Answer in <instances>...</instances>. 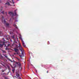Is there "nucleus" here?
<instances>
[{
	"instance_id": "nucleus-24",
	"label": "nucleus",
	"mask_w": 79,
	"mask_h": 79,
	"mask_svg": "<svg viewBox=\"0 0 79 79\" xmlns=\"http://www.w3.org/2000/svg\"><path fill=\"white\" fill-rule=\"evenodd\" d=\"M12 1L13 3V4H14V3H15V2H14V1H13V0H12Z\"/></svg>"
},
{
	"instance_id": "nucleus-25",
	"label": "nucleus",
	"mask_w": 79,
	"mask_h": 79,
	"mask_svg": "<svg viewBox=\"0 0 79 79\" xmlns=\"http://www.w3.org/2000/svg\"><path fill=\"white\" fill-rule=\"evenodd\" d=\"M8 49V48H7V46H6V50H7V49Z\"/></svg>"
},
{
	"instance_id": "nucleus-12",
	"label": "nucleus",
	"mask_w": 79,
	"mask_h": 79,
	"mask_svg": "<svg viewBox=\"0 0 79 79\" xmlns=\"http://www.w3.org/2000/svg\"><path fill=\"white\" fill-rule=\"evenodd\" d=\"M6 4H8V6L10 5V2H7V3H6Z\"/></svg>"
},
{
	"instance_id": "nucleus-5",
	"label": "nucleus",
	"mask_w": 79,
	"mask_h": 79,
	"mask_svg": "<svg viewBox=\"0 0 79 79\" xmlns=\"http://www.w3.org/2000/svg\"><path fill=\"white\" fill-rule=\"evenodd\" d=\"M15 52H18V51H19V49H17V48H15Z\"/></svg>"
},
{
	"instance_id": "nucleus-1",
	"label": "nucleus",
	"mask_w": 79,
	"mask_h": 79,
	"mask_svg": "<svg viewBox=\"0 0 79 79\" xmlns=\"http://www.w3.org/2000/svg\"><path fill=\"white\" fill-rule=\"evenodd\" d=\"M19 39H20V40H21V41L22 42V45H23V47H26V45H25V44L23 40L22 36L21 35H19Z\"/></svg>"
},
{
	"instance_id": "nucleus-26",
	"label": "nucleus",
	"mask_w": 79,
	"mask_h": 79,
	"mask_svg": "<svg viewBox=\"0 0 79 79\" xmlns=\"http://www.w3.org/2000/svg\"><path fill=\"white\" fill-rule=\"evenodd\" d=\"M19 53L18 52H17V53H16V54H17V55H18L19 54Z\"/></svg>"
},
{
	"instance_id": "nucleus-36",
	"label": "nucleus",
	"mask_w": 79,
	"mask_h": 79,
	"mask_svg": "<svg viewBox=\"0 0 79 79\" xmlns=\"http://www.w3.org/2000/svg\"><path fill=\"white\" fill-rule=\"evenodd\" d=\"M19 46H20L21 45H20V44H19Z\"/></svg>"
},
{
	"instance_id": "nucleus-8",
	"label": "nucleus",
	"mask_w": 79,
	"mask_h": 79,
	"mask_svg": "<svg viewBox=\"0 0 79 79\" xmlns=\"http://www.w3.org/2000/svg\"><path fill=\"white\" fill-rule=\"evenodd\" d=\"M6 22L5 20H4V21L3 20H2V23H6Z\"/></svg>"
},
{
	"instance_id": "nucleus-27",
	"label": "nucleus",
	"mask_w": 79,
	"mask_h": 79,
	"mask_svg": "<svg viewBox=\"0 0 79 79\" xmlns=\"http://www.w3.org/2000/svg\"><path fill=\"white\" fill-rule=\"evenodd\" d=\"M19 79H21V77H19Z\"/></svg>"
},
{
	"instance_id": "nucleus-33",
	"label": "nucleus",
	"mask_w": 79,
	"mask_h": 79,
	"mask_svg": "<svg viewBox=\"0 0 79 79\" xmlns=\"http://www.w3.org/2000/svg\"><path fill=\"white\" fill-rule=\"evenodd\" d=\"M6 56V57H7V56Z\"/></svg>"
},
{
	"instance_id": "nucleus-15",
	"label": "nucleus",
	"mask_w": 79,
	"mask_h": 79,
	"mask_svg": "<svg viewBox=\"0 0 79 79\" xmlns=\"http://www.w3.org/2000/svg\"><path fill=\"white\" fill-rule=\"evenodd\" d=\"M8 36H5V38H6L7 40L8 39Z\"/></svg>"
},
{
	"instance_id": "nucleus-18",
	"label": "nucleus",
	"mask_w": 79,
	"mask_h": 79,
	"mask_svg": "<svg viewBox=\"0 0 79 79\" xmlns=\"http://www.w3.org/2000/svg\"><path fill=\"white\" fill-rule=\"evenodd\" d=\"M17 60H19H19H20V59H19V58H17Z\"/></svg>"
},
{
	"instance_id": "nucleus-9",
	"label": "nucleus",
	"mask_w": 79,
	"mask_h": 79,
	"mask_svg": "<svg viewBox=\"0 0 79 79\" xmlns=\"http://www.w3.org/2000/svg\"><path fill=\"white\" fill-rule=\"evenodd\" d=\"M14 27H15L16 28H17V29H18V27H17V26L15 24H14Z\"/></svg>"
},
{
	"instance_id": "nucleus-11",
	"label": "nucleus",
	"mask_w": 79,
	"mask_h": 79,
	"mask_svg": "<svg viewBox=\"0 0 79 79\" xmlns=\"http://www.w3.org/2000/svg\"><path fill=\"white\" fill-rule=\"evenodd\" d=\"M15 69H13L12 70V71H13V73H14L15 71Z\"/></svg>"
},
{
	"instance_id": "nucleus-13",
	"label": "nucleus",
	"mask_w": 79,
	"mask_h": 79,
	"mask_svg": "<svg viewBox=\"0 0 79 79\" xmlns=\"http://www.w3.org/2000/svg\"><path fill=\"white\" fill-rule=\"evenodd\" d=\"M6 26H9V23H6Z\"/></svg>"
},
{
	"instance_id": "nucleus-22",
	"label": "nucleus",
	"mask_w": 79,
	"mask_h": 79,
	"mask_svg": "<svg viewBox=\"0 0 79 79\" xmlns=\"http://www.w3.org/2000/svg\"><path fill=\"white\" fill-rule=\"evenodd\" d=\"M5 78L6 79H8V77H5Z\"/></svg>"
},
{
	"instance_id": "nucleus-19",
	"label": "nucleus",
	"mask_w": 79,
	"mask_h": 79,
	"mask_svg": "<svg viewBox=\"0 0 79 79\" xmlns=\"http://www.w3.org/2000/svg\"><path fill=\"white\" fill-rule=\"evenodd\" d=\"M19 56H20L21 58H22V56L21 55H19Z\"/></svg>"
},
{
	"instance_id": "nucleus-6",
	"label": "nucleus",
	"mask_w": 79,
	"mask_h": 79,
	"mask_svg": "<svg viewBox=\"0 0 79 79\" xmlns=\"http://www.w3.org/2000/svg\"><path fill=\"white\" fill-rule=\"evenodd\" d=\"M12 47L11 45L9 43V42H8V44H7V47Z\"/></svg>"
},
{
	"instance_id": "nucleus-16",
	"label": "nucleus",
	"mask_w": 79,
	"mask_h": 79,
	"mask_svg": "<svg viewBox=\"0 0 79 79\" xmlns=\"http://www.w3.org/2000/svg\"><path fill=\"white\" fill-rule=\"evenodd\" d=\"M21 48H20L21 52H22V50H23V48H22V47H21Z\"/></svg>"
},
{
	"instance_id": "nucleus-17",
	"label": "nucleus",
	"mask_w": 79,
	"mask_h": 79,
	"mask_svg": "<svg viewBox=\"0 0 79 79\" xmlns=\"http://www.w3.org/2000/svg\"><path fill=\"white\" fill-rule=\"evenodd\" d=\"M4 11H3V12H2L1 13H2V14H3L4 15Z\"/></svg>"
},
{
	"instance_id": "nucleus-14",
	"label": "nucleus",
	"mask_w": 79,
	"mask_h": 79,
	"mask_svg": "<svg viewBox=\"0 0 79 79\" xmlns=\"http://www.w3.org/2000/svg\"><path fill=\"white\" fill-rule=\"evenodd\" d=\"M21 54L22 55V56H24V53L23 52H22Z\"/></svg>"
},
{
	"instance_id": "nucleus-40",
	"label": "nucleus",
	"mask_w": 79,
	"mask_h": 79,
	"mask_svg": "<svg viewBox=\"0 0 79 79\" xmlns=\"http://www.w3.org/2000/svg\"><path fill=\"white\" fill-rule=\"evenodd\" d=\"M14 6H15V5H14Z\"/></svg>"
},
{
	"instance_id": "nucleus-39",
	"label": "nucleus",
	"mask_w": 79,
	"mask_h": 79,
	"mask_svg": "<svg viewBox=\"0 0 79 79\" xmlns=\"http://www.w3.org/2000/svg\"><path fill=\"white\" fill-rule=\"evenodd\" d=\"M19 0H17V1H19Z\"/></svg>"
},
{
	"instance_id": "nucleus-30",
	"label": "nucleus",
	"mask_w": 79,
	"mask_h": 79,
	"mask_svg": "<svg viewBox=\"0 0 79 79\" xmlns=\"http://www.w3.org/2000/svg\"><path fill=\"white\" fill-rule=\"evenodd\" d=\"M47 73H48V71H47Z\"/></svg>"
},
{
	"instance_id": "nucleus-10",
	"label": "nucleus",
	"mask_w": 79,
	"mask_h": 79,
	"mask_svg": "<svg viewBox=\"0 0 79 79\" xmlns=\"http://www.w3.org/2000/svg\"><path fill=\"white\" fill-rule=\"evenodd\" d=\"M2 51L3 53H6V52L5 50H2Z\"/></svg>"
},
{
	"instance_id": "nucleus-29",
	"label": "nucleus",
	"mask_w": 79,
	"mask_h": 79,
	"mask_svg": "<svg viewBox=\"0 0 79 79\" xmlns=\"http://www.w3.org/2000/svg\"><path fill=\"white\" fill-rule=\"evenodd\" d=\"M12 37L13 38H14V36H12Z\"/></svg>"
},
{
	"instance_id": "nucleus-32",
	"label": "nucleus",
	"mask_w": 79,
	"mask_h": 79,
	"mask_svg": "<svg viewBox=\"0 0 79 79\" xmlns=\"http://www.w3.org/2000/svg\"><path fill=\"white\" fill-rule=\"evenodd\" d=\"M14 55H16V53H14Z\"/></svg>"
},
{
	"instance_id": "nucleus-35",
	"label": "nucleus",
	"mask_w": 79,
	"mask_h": 79,
	"mask_svg": "<svg viewBox=\"0 0 79 79\" xmlns=\"http://www.w3.org/2000/svg\"><path fill=\"white\" fill-rule=\"evenodd\" d=\"M11 19H10V21H11Z\"/></svg>"
},
{
	"instance_id": "nucleus-37",
	"label": "nucleus",
	"mask_w": 79,
	"mask_h": 79,
	"mask_svg": "<svg viewBox=\"0 0 79 79\" xmlns=\"http://www.w3.org/2000/svg\"><path fill=\"white\" fill-rule=\"evenodd\" d=\"M18 40V38H17Z\"/></svg>"
},
{
	"instance_id": "nucleus-7",
	"label": "nucleus",
	"mask_w": 79,
	"mask_h": 79,
	"mask_svg": "<svg viewBox=\"0 0 79 79\" xmlns=\"http://www.w3.org/2000/svg\"><path fill=\"white\" fill-rule=\"evenodd\" d=\"M16 76H17L18 77H19L20 76V75H19V73H16Z\"/></svg>"
},
{
	"instance_id": "nucleus-28",
	"label": "nucleus",
	"mask_w": 79,
	"mask_h": 79,
	"mask_svg": "<svg viewBox=\"0 0 79 79\" xmlns=\"http://www.w3.org/2000/svg\"><path fill=\"white\" fill-rule=\"evenodd\" d=\"M5 71L4 70H2V72H4Z\"/></svg>"
},
{
	"instance_id": "nucleus-2",
	"label": "nucleus",
	"mask_w": 79,
	"mask_h": 79,
	"mask_svg": "<svg viewBox=\"0 0 79 79\" xmlns=\"http://www.w3.org/2000/svg\"><path fill=\"white\" fill-rule=\"evenodd\" d=\"M17 10H15V15L14 14L13 12H9V14H10V15H12L13 17V16H15L16 15H18L17 14H16V11Z\"/></svg>"
},
{
	"instance_id": "nucleus-23",
	"label": "nucleus",
	"mask_w": 79,
	"mask_h": 79,
	"mask_svg": "<svg viewBox=\"0 0 79 79\" xmlns=\"http://www.w3.org/2000/svg\"><path fill=\"white\" fill-rule=\"evenodd\" d=\"M6 15H7V12H6L5 13Z\"/></svg>"
},
{
	"instance_id": "nucleus-34",
	"label": "nucleus",
	"mask_w": 79,
	"mask_h": 79,
	"mask_svg": "<svg viewBox=\"0 0 79 79\" xmlns=\"http://www.w3.org/2000/svg\"><path fill=\"white\" fill-rule=\"evenodd\" d=\"M1 68H2L0 66V69H1Z\"/></svg>"
},
{
	"instance_id": "nucleus-21",
	"label": "nucleus",
	"mask_w": 79,
	"mask_h": 79,
	"mask_svg": "<svg viewBox=\"0 0 79 79\" xmlns=\"http://www.w3.org/2000/svg\"><path fill=\"white\" fill-rule=\"evenodd\" d=\"M2 31H0V35H1V34H2Z\"/></svg>"
},
{
	"instance_id": "nucleus-20",
	"label": "nucleus",
	"mask_w": 79,
	"mask_h": 79,
	"mask_svg": "<svg viewBox=\"0 0 79 79\" xmlns=\"http://www.w3.org/2000/svg\"><path fill=\"white\" fill-rule=\"evenodd\" d=\"M2 19H4V17L2 16Z\"/></svg>"
},
{
	"instance_id": "nucleus-38",
	"label": "nucleus",
	"mask_w": 79,
	"mask_h": 79,
	"mask_svg": "<svg viewBox=\"0 0 79 79\" xmlns=\"http://www.w3.org/2000/svg\"><path fill=\"white\" fill-rule=\"evenodd\" d=\"M8 37H9V35H8Z\"/></svg>"
},
{
	"instance_id": "nucleus-31",
	"label": "nucleus",
	"mask_w": 79,
	"mask_h": 79,
	"mask_svg": "<svg viewBox=\"0 0 79 79\" xmlns=\"http://www.w3.org/2000/svg\"><path fill=\"white\" fill-rule=\"evenodd\" d=\"M36 73H37V70H36Z\"/></svg>"
},
{
	"instance_id": "nucleus-4",
	"label": "nucleus",
	"mask_w": 79,
	"mask_h": 79,
	"mask_svg": "<svg viewBox=\"0 0 79 79\" xmlns=\"http://www.w3.org/2000/svg\"><path fill=\"white\" fill-rule=\"evenodd\" d=\"M3 45H5V47L6 45L5 44V42H3L2 44H0V47H3Z\"/></svg>"
},
{
	"instance_id": "nucleus-3",
	"label": "nucleus",
	"mask_w": 79,
	"mask_h": 79,
	"mask_svg": "<svg viewBox=\"0 0 79 79\" xmlns=\"http://www.w3.org/2000/svg\"><path fill=\"white\" fill-rule=\"evenodd\" d=\"M16 64H18V65L19 66V67H21V63H20V61H19L18 62H16Z\"/></svg>"
}]
</instances>
